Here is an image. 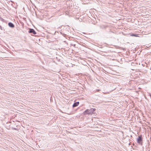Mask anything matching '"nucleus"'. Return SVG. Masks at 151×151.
<instances>
[{
	"mask_svg": "<svg viewBox=\"0 0 151 151\" xmlns=\"http://www.w3.org/2000/svg\"><path fill=\"white\" fill-rule=\"evenodd\" d=\"M142 138L141 136H139L137 138V141L139 144L142 145Z\"/></svg>",
	"mask_w": 151,
	"mask_h": 151,
	"instance_id": "f257e3e1",
	"label": "nucleus"
},
{
	"mask_svg": "<svg viewBox=\"0 0 151 151\" xmlns=\"http://www.w3.org/2000/svg\"><path fill=\"white\" fill-rule=\"evenodd\" d=\"M29 32L31 33H32L34 35H35L36 34V32L35 31V30L32 29H29Z\"/></svg>",
	"mask_w": 151,
	"mask_h": 151,
	"instance_id": "f03ea898",
	"label": "nucleus"
},
{
	"mask_svg": "<svg viewBox=\"0 0 151 151\" xmlns=\"http://www.w3.org/2000/svg\"><path fill=\"white\" fill-rule=\"evenodd\" d=\"M83 114L84 115L86 114H89L90 113H89V110L87 109L83 113Z\"/></svg>",
	"mask_w": 151,
	"mask_h": 151,
	"instance_id": "7ed1b4c3",
	"label": "nucleus"
},
{
	"mask_svg": "<svg viewBox=\"0 0 151 151\" xmlns=\"http://www.w3.org/2000/svg\"><path fill=\"white\" fill-rule=\"evenodd\" d=\"M96 110V109L94 108H91V109H90L89 110V113H90V114H93L94 112Z\"/></svg>",
	"mask_w": 151,
	"mask_h": 151,
	"instance_id": "20e7f679",
	"label": "nucleus"
},
{
	"mask_svg": "<svg viewBox=\"0 0 151 151\" xmlns=\"http://www.w3.org/2000/svg\"><path fill=\"white\" fill-rule=\"evenodd\" d=\"M100 27L101 29H106L108 27L107 26L105 25H101L100 26Z\"/></svg>",
	"mask_w": 151,
	"mask_h": 151,
	"instance_id": "39448f33",
	"label": "nucleus"
},
{
	"mask_svg": "<svg viewBox=\"0 0 151 151\" xmlns=\"http://www.w3.org/2000/svg\"><path fill=\"white\" fill-rule=\"evenodd\" d=\"M8 25L10 27L12 28H13L14 27V24L10 22L8 23Z\"/></svg>",
	"mask_w": 151,
	"mask_h": 151,
	"instance_id": "423d86ee",
	"label": "nucleus"
},
{
	"mask_svg": "<svg viewBox=\"0 0 151 151\" xmlns=\"http://www.w3.org/2000/svg\"><path fill=\"white\" fill-rule=\"evenodd\" d=\"M79 103L78 101L75 102L73 105V107H75L79 105Z\"/></svg>",
	"mask_w": 151,
	"mask_h": 151,
	"instance_id": "0eeeda50",
	"label": "nucleus"
},
{
	"mask_svg": "<svg viewBox=\"0 0 151 151\" xmlns=\"http://www.w3.org/2000/svg\"><path fill=\"white\" fill-rule=\"evenodd\" d=\"M131 36H134V37H138L137 35V34H132L131 35Z\"/></svg>",
	"mask_w": 151,
	"mask_h": 151,
	"instance_id": "6e6552de",
	"label": "nucleus"
},
{
	"mask_svg": "<svg viewBox=\"0 0 151 151\" xmlns=\"http://www.w3.org/2000/svg\"><path fill=\"white\" fill-rule=\"evenodd\" d=\"M0 20H1V21H3V22H4V19H3V18H1H1H0Z\"/></svg>",
	"mask_w": 151,
	"mask_h": 151,
	"instance_id": "1a4fd4ad",
	"label": "nucleus"
},
{
	"mask_svg": "<svg viewBox=\"0 0 151 151\" xmlns=\"http://www.w3.org/2000/svg\"><path fill=\"white\" fill-rule=\"evenodd\" d=\"M0 29H1L2 30L3 29L2 27L0 25Z\"/></svg>",
	"mask_w": 151,
	"mask_h": 151,
	"instance_id": "9d476101",
	"label": "nucleus"
},
{
	"mask_svg": "<svg viewBox=\"0 0 151 151\" xmlns=\"http://www.w3.org/2000/svg\"><path fill=\"white\" fill-rule=\"evenodd\" d=\"M100 90H99V89H98V90H96V91H99Z\"/></svg>",
	"mask_w": 151,
	"mask_h": 151,
	"instance_id": "9b49d317",
	"label": "nucleus"
},
{
	"mask_svg": "<svg viewBox=\"0 0 151 151\" xmlns=\"http://www.w3.org/2000/svg\"><path fill=\"white\" fill-rule=\"evenodd\" d=\"M14 130H16L17 129L16 128H14Z\"/></svg>",
	"mask_w": 151,
	"mask_h": 151,
	"instance_id": "f8f14e48",
	"label": "nucleus"
}]
</instances>
